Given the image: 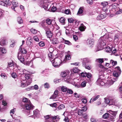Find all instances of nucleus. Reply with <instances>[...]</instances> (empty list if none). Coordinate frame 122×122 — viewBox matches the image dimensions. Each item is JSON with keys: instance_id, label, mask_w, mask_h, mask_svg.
Returning a JSON list of instances; mask_svg holds the SVG:
<instances>
[{"instance_id": "obj_1", "label": "nucleus", "mask_w": 122, "mask_h": 122, "mask_svg": "<svg viewBox=\"0 0 122 122\" xmlns=\"http://www.w3.org/2000/svg\"><path fill=\"white\" fill-rule=\"evenodd\" d=\"M112 41V39L109 37L108 33H106L103 36L100 37L99 40V44L98 45V48L101 50H102L106 43Z\"/></svg>"}, {"instance_id": "obj_2", "label": "nucleus", "mask_w": 122, "mask_h": 122, "mask_svg": "<svg viewBox=\"0 0 122 122\" xmlns=\"http://www.w3.org/2000/svg\"><path fill=\"white\" fill-rule=\"evenodd\" d=\"M116 69L117 70L113 72V75L114 77L112 79V81L113 82L117 80L121 71L120 68L119 67H116Z\"/></svg>"}, {"instance_id": "obj_3", "label": "nucleus", "mask_w": 122, "mask_h": 122, "mask_svg": "<svg viewBox=\"0 0 122 122\" xmlns=\"http://www.w3.org/2000/svg\"><path fill=\"white\" fill-rule=\"evenodd\" d=\"M51 61L53 66L55 67H59L62 63L61 60L58 58H55Z\"/></svg>"}, {"instance_id": "obj_4", "label": "nucleus", "mask_w": 122, "mask_h": 122, "mask_svg": "<svg viewBox=\"0 0 122 122\" xmlns=\"http://www.w3.org/2000/svg\"><path fill=\"white\" fill-rule=\"evenodd\" d=\"M117 5L116 3H114L110 5V9L108 13H110L113 14L119 9V7H117Z\"/></svg>"}, {"instance_id": "obj_5", "label": "nucleus", "mask_w": 122, "mask_h": 122, "mask_svg": "<svg viewBox=\"0 0 122 122\" xmlns=\"http://www.w3.org/2000/svg\"><path fill=\"white\" fill-rule=\"evenodd\" d=\"M11 2L9 0H0V5L7 7L11 5Z\"/></svg>"}, {"instance_id": "obj_6", "label": "nucleus", "mask_w": 122, "mask_h": 122, "mask_svg": "<svg viewBox=\"0 0 122 122\" xmlns=\"http://www.w3.org/2000/svg\"><path fill=\"white\" fill-rule=\"evenodd\" d=\"M46 31V36L48 38H50L52 37L53 33L51 31L48 27H46L45 28Z\"/></svg>"}, {"instance_id": "obj_7", "label": "nucleus", "mask_w": 122, "mask_h": 122, "mask_svg": "<svg viewBox=\"0 0 122 122\" xmlns=\"http://www.w3.org/2000/svg\"><path fill=\"white\" fill-rule=\"evenodd\" d=\"M34 107V106L30 102L25 104V108L27 110H32Z\"/></svg>"}, {"instance_id": "obj_8", "label": "nucleus", "mask_w": 122, "mask_h": 122, "mask_svg": "<svg viewBox=\"0 0 122 122\" xmlns=\"http://www.w3.org/2000/svg\"><path fill=\"white\" fill-rule=\"evenodd\" d=\"M17 57L18 59L21 62L23 63L24 61V58L23 54L21 53H19L18 54Z\"/></svg>"}, {"instance_id": "obj_9", "label": "nucleus", "mask_w": 122, "mask_h": 122, "mask_svg": "<svg viewBox=\"0 0 122 122\" xmlns=\"http://www.w3.org/2000/svg\"><path fill=\"white\" fill-rule=\"evenodd\" d=\"M87 44L89 45H92L94 43V40L93 39L89 38L87 40Z\"/></svg>"}, {"instance_id": "obj_10", "label": "nucleus", "mask_w": 122, "mask_h": 122, "mask_svg": "<svg viewBox=\"0 0 122 122\" xmlns=\"http://www.w3.org/2000/svg\"><path fill=\"white\" fill-rule=\"evenodd\" d=\"M100 96L99 95H95L91 98L89 102L91 103L92 102H94L95 101L99 98Z\"/></svg>"}, {"instance_id": "obj_11", "label": "nucleus", "mask_w": 122, "mask_h": 122, "mask_svg": "<svg viewBox=\"0 0 122 122\" xmlns=\"http://www.w3.org/2000/svg\"><path fill=\"white\" fill-rule=\"evenodd\" d=\"M21 46L22 45H21L19 49V51L21 52L20 53H22V54L26 53L27 52L26 50L24 48H22Z\"/></svg>"}, {"instance_id": "obj_12", "label": "nucleus", "mask_w": 122, "mask_h": 122, "mask_svg": "<svg viewBox=\"0 0 122 122\" xmlns=\"http://www.w3.org/2000/svg\"><path fill=\"white\" fill-rule=\"evenodd\" d=\"M90 61L87 58L83 59L82 61V64L83 66L86 65L87 63H89Z\"/></svg>"}, {"instance_id": "obj_13", "label": "nucleus", "mask_w": 122, "mask_h": 122, "mask_svg": "<svg viewBox=\"0 0 122 122\" xmlns=\"http://www.w3.org/2000/svg\"><path fill=\"white\" fill-rule=\"evenodd\" d=\"M106 17L105 15L101 14L99 15L97 17V19L98 20H102L105 18Z\"/></svg>"}, {"instance_id": "obj_14", "label": "nucleus", "mask_w": 122, "mask_h": 122, "mask_svg": "<svg viewBox=\"0 0 122 122\" xmlns=\"http://www.w3.org/2000/svg\"><path fill=\"white\" fill-rule=\"evenodd\" d=\"M79 30L81 31H84L85 30L86 28V27L83 24H81L79 27Z\"/></svg>"}, {"instance_id": "obj_15", "label": "nucleus", "mask_w": 122, "mask_h": 122, "mask_svg": "<svg viewBox=\"0 0 122 122\" xmlns=\"http://www.w3.org/2000/svg\"><path fill=\"white\" fill-rule=\"evenodd\" d=\"M6 41L4 39L0 40V48L6 44Z\"/></svg>"}, {"instance_id": "obj_16", "label": "nucleus", "mask_w": 122, "mask_h": 122, "mask_svg": "<svg viewBox=\"0 0 122 122\" xmlns=\"http://www.w3.org/2000/svg\"><path fill=\"white\" fill-rule=\"evenodd\" d=\"M71 58V56L69 52H67L66 55L65 60H70Z\"/></svg>"}, {"instance_id": "obj_17", "label": "nucleus", "mask_w": 122, "mask_h": 122, "mask_svg": "<svg viewBox=\"0 0 122 122\" xmlns=\"http://www.w3.org/2000/svg\"><path fill=\"white\" fill-rule=\"evenodd\" d=\"M33 113L34 115L36 117H38L40 115V112L36 109L33 111Z\"/></svg>"}, {"instance_id": "obj_18", "label": "nucleus", "mask_w": 122, "mask_h": 122, "mask_svg": "<svg viewBox=\"0 0 122 122\" xmlns=\"http://www.w3.org/2000/svg\"><path fill=\"white\" fill-rule=\"evenodd\" d=\"M27 40L26 41L27 44L29 46H30L31 45V41L32 40L30 39V37H28V38Z\"/></svg>"}, {"instance_id": "obj_19", "label": "nucleus", "mask_w": 122, "mask_h": 122, "mask_svg": "<svg viewBox=\"0 0 122 122\" xmlns=\"http://www.w3.org/2000/svg\"><path fill=\"white\" fill-rule=\"evenodd\" d=\"M51 7L49 8L48 9V10L49 11H51L52 12H54L56 11V8L54 6H53L52 7H51Z\"/></svg>"}, {"instance_id": "obj_20", "label": "nucleus", "mask_w": 122, "mask_h": 122, "mask_svg": "<svg viewBox=\"0 0 122 122\" xmlns=\"http://www.w3.org/2000/svg\"><path fill=\"white\" fill-rule=\"evenodd\" d=\"M95 61L100 64H102L103 62V58L97 59L95 60Z\"/></svg>"}, {"instance_id": "obj_21", "label": "nucleus", "mask_w": 122, "mask_h": 122, "mask_svg": "<svg viewBox=\"0 0 122 122\" xmlns=\"http://www.w3.org/2000/svg\"><path fill=\"white\" fill-rule=\"evenodd\" d=\"M65 81L66 82L71 83V82H72L73 80L71 78H67L66 79L65 78Z\"/></svg>"}, {"instance_id": "obj_22", "label": "nucleus", "mask_w": 122, "mask_h": 122, "mask_svg": "<svg viewBox=\"0 0 122 122\" xmlns=\"http://www.w3.org/2000/svg\"><path fill=\"white\" fill-rule=\"evenodd\" d=\"M86 77H87V78L90 81L91 79L92 78V74L89 72L87 73L86 76Z\"/></svg>"}, {"instance_id": "obj_23", "label": "nucleus", "mask_w": 122, "mask_h": 122, "mask_svg": "<svg viewBox=\"0 0 122 122\" xmlns=\"http://www.w3.org/2000/svg\"><path fill=\"white\" fill-rule=\"evenodd\" d=\"M79 70L77 67L74 68L71 71V72H73L74 73H76L78 72Z\"/></svg>"}, {"instance_id": "obj_24", "label": "nucleus", "mask_w": 122, "mask_h": 122, "mask_svg": "<svg viewBox=\"0 0 122 122\" xmlns=\"http://www.w3.org/2000/svg\"><path fill=\"white\" fill-rule=\"evenodd\" d=\"M83 12V10L82 9V7H80L79 10L77 13V15H80Z\"/></svg>"}, {"instance_id": "obj_25", "label": "nucleus", "mask_w": 122, "mask_h": 122, "mask_svg": "<svg viewBox=\"0 0 122 122\" xmlns=\"http://www.w3.org/2000/svg\"><path fill=\"white\" fill-rule=\"evenodd\" d=\"M109 116H110V114L109 113H106L103 115V117L104 118L107 119L108 118Z\"/></svg>"}, {"instance_id": "obj_26", "label": "nucleus", "mask_w": 122, "mask_h": 122, "mask_svg": "<svg viewBox=\"0 0 122 122\" xmlns=\"http://www.w3.org/2000/svg\"><path fill=\"white\" fill-rule=\"evenodd\" d=\"M11 3L13 6L16 7L18 6V4L17 3L16 1L13 0L11 2Z\"/></svg>"}, {"instance_id": "obj_27", "label": "nucleus", "mask_w": 122, "mask_h": 122, "mask_svg": "<svg viewBox=\"0 0 122 122\" xmlns=\"http://www.w3.org/2000/svg\"><path fill=\"white\" fill-rule=\"evenodd\" d=\"M112 49H111L110 47L109 46L106 47L105 49L106 51L107 52L111 53L112 51Z\"/></svg>"}, {"instance_id": "obj_28", "label": "nucleus", "mask_w": 122, "mask_h": 122, "mask_svg": "<svg viewBox=\"0 0 122 122\" xmlns=\"http://www.w3.org/2000/svg\"><path fill=\"white\" fill-rule=\"evenodd\" d=\"M52 21L51 20L49 19H48L46 20V23L48 25H53L51 24Z\"/></svg>"}, {"instance_id": "obj_29", "label": "nucleus", "mask_w": 122, "mask_h": 122, "mask_svg": "<svg viewBox=\"0 0 122 122\" xmlns=\"http://www.w3.org/2000/svg\"><path fill=\"white\" fill-rule=\"evenodd\" d=\"M110 64H111L113 66H114L117 64V62L116 61H114L111 60L110 61Z\"/></svg>"}, {"instance_id": "obj_30", "label": "nucleus", "mask_w": 122, "mask_h": 122, "mask_svg": "<svg viewBox=\"0 0 122 122\" xmlns=\"http://www.w3.org/2000/svg\"><path fill=\"white\" fill-rule=\"evenodd\" d=\"M23 101L25 103L27 102V103H29V102H30V101L28 100V98L25 97L23 98Z\"/></svg>"}, {"instance_id": "obj_31", "label": "nucleus", "mask_w": 122, "mask_h": 122, "mask_svg": "<svg viewBox=\"0 0 122 122\" xmlns=\"http://www.w3.org/2000/svg\"><path fill=\"white\" fill-rule=\"evenodd\" d=\"M17 21L19 24H21L23 22V20L20 17H18L17 18Z\"/></svg>"}, {"instance_id": "obj_32", "label": "nucleus", "mask_w": 122, "mask_h": 122, "mask_svg": "<svg viewBox=\"0 0 122 122\" xmlns=\"http://www.w3.org/2000/svg\"><path fill=\"white\" fill-rule=\"evenodd\" d=\"M6 50L4 48H2L1 47L0 48V52H2V53H6Z\"/></svg>"}, {"instance_id": "obj_33", "label": "nucleus", "mask_w": 122, "mask_h": 122, "mask_svg": "<svg viewBox=\"0 0 122 122\" xmlns=\"http://www.w3.org/2000/svg\"><path fill=\"white\" fill-rule=\"evenodd\" d=\"M119 37L118 35H115L114 37V40L115 42H117L119 40Z\"/></svg>"}, {"instance_id": "obj_34", "label": "nucleus", "mask_w": 122, "mask_h": 122, "mask_svg": "<svg viewBox=\"0 0 122 122\" xmlns=\"http://www.w3.org/2000/svg\"><path fill=\"white\" fill-rule=\"evenodd\" d=\"M67 72H63L61 73V75L63 77H65L67 75Z\"/></svg>"}, {"instance_id": "obj_35", "label": "nucleus", "mask_w": 122, "mask_h": 122, "mask_svg": "<svg viewBox=\"0 0 122 122\" xmlns=\"http://www.w3.org/2000/svg\"><path fill=\"white\" fill-rule=\"evenodd\" d=\"M65 19L64 17H61L60 19V22L61 23L63 24H65Z\"/></svg>"}, {"instance_id": "obj_36", "label": "nucleus", "mask_w": 122, "mask_h": 122, "mask_svg": "<svg viewBox=\"0 0 122 122\" xmlns=\"http://www.w3.org/2000/svg\"><path fill=\"white\" fill-rule=\"evenodd\" d=\"M101 5L103 6V7H106L108 5V2H103L101 3Z\"/></svg>"}, {"instance_id": "obj_37", "label": "nucleus", "mask_w": 122, "mask_h": 122, "mask_svg": "<svg viewBox=\"0 0 122 122\" xmlns=\"http://www.w3.org/2000/svg\"><path fill=\"white\" fill-rule=\"evenodd\" d=\"M0 76L2 78L4 79H6L7 78L6 74L4 73H2L0 75Z\"/></svg>"}, {"instance_id": "obj_38", "label": "nucleus", "mask_w": 122, "mask_h": 122, "mask_svg": "<svg viewBox=\"0 0 122 122\" xmlns=\"http://www.w3.org/2000/svg\"><path fill=\"white\" fill-rule=\"evenodd\" d=\"M51 42L53 44H57V39L54 38L52 39L51 41Z\"/></svg>"}, {"instance_id": "obj_39", "label": "nucleus", "mask_w": 122, "mask_h": 122, "mask_svg": "<svg viewBox=\"0 0 122 122\" xmlns=\"http://www.w3.org/2000/svg\"><path fill=\"white\" fill-rule=\"evenodd\" d=\"M102 9L103 10L104 12H105L107 14H108L109 13H108L109 10H108V9L106 7H103Z\"/></svg>"}, {"instance_id": "obj_40", "label": "nucleus", "mask_w": 122, "mask_h": 122, "mask_svg": "<svg viewBox=\"0 0 122 122\" xmlns=\"http://www.w3.org/2000/svg\"><path fill=\"white\" fill-rule=\"evenodd\" d=\"M31 79H29V80H28L26 81V86H27L29 85L32 82Z\"/></svg>"}, {"instance_id": "obj_41", "label": "nucleus", "mask_w": 122, "mask_h": 122, "mask_svg": "<svg viewBox=\"0 0 122 122\" xmlns=\"http://www.w3.org/2000/svg\"><path fill=\"white\" fill-rule=\"evenodd\" d=\"M86 72H82L80 74V75L82 77H86Z\"/></svg>"}, {"instance_id": "obj_42", "label": "nucleus", "mask_w": 122, "mask_h": 122, "mask_svg": "<svg viewBox=\"0 0 122 122\" xmlns=\"http://www.w3.org/2000/svg\"><path fill=\"white\" fill-rule=\"evenodd\" d=\"M8 67H9L12 66L14 65V64L12 61H11V62H8Z\"/></svg>"}, {"instance_id": "obj_43", "label": "nucleus", "mask_w": 122, "mask_h": 122, "mask_svg": "<svg viewBox=\"0 0 122 122\" xmlns=\"http://www.w3.org/2000/svg\"><path fill=\"white\" fill-rule=\"evenodd\" d=\"M30 74H26L25 76V77L26 79L28 80H29V79H31L30 78Z\"/></svg>"}, {"instance_id": "obj_44", "label": "nucleus", "mask_w": 122, "mask_h": 122, "mask_svg": "<svg viewBox=\"0 0 122 122\" xmlns=\"http://www.w3.org/2000/svg\"><path fill=\"white\" fill-rule=\"evenodd\" d=\"M65 108V106L63 104L60 105L58 107V109L59 110H61Z\"/></svg>"}, {"instance_id": "obj_45", "label": "nucleus", "mask_w": 122, "mask_h": 122, "mask_svg": "<svg viewBox=\"0 0 122 122\" xmlns=\"http://www.w3.org/2000/svg\"><path fill=\"white\" fill-rule=\"evenodd\" d=\"M39 46L41 47H43L45 46V43L44 42L41 41L39 43Z\"/></svg>"}, {"instance_id": "obj_46", "label": "nucleus", "mask_w": 122, "mask_h": 122, "mask_svg": "<svg viewBox=\"0 0 122 122\" xmlns=\"http://www.w3.org/2000/svg\"><path fill=\"white\" fill-rule=\"evenodd\" d=\"M86 82L85 81L82 82L81 84V86L82 87H85L86 85Z\"/></svg>"}, {"instance_id": "obj_47", "label": "nucleus", "mask_w": 122, "mask_h": 122, "mask_svg": "<svg viewBox=\"0 0 122 122\" xmlns=\"http://www.w3.org/2000/svg\"><path fill=\"white\" fill-rule=\"evenodd\" d=\"M65 13L67 15L70 14L71 13V12L69 9L66 10H65Z\"/></svg>"}, {"instance_id": "obj_48", "label": "nucleus", "mask_w": 122, "mask_h": 122, "mask_svg": "<svg viewBox=\"0 0 122 122\" xmlns=\"http://www.w3.org/2000/svg\"><path fill=\"white\" fill-rule=\"evenodd\" d=\"M39 5L41 7H42L43 6H44L45 5H46V4L45 3H44L43 1H42L40 2L39 3Z\"/></svg>"}, {"instance_id": "obj_49", "label": "nucleus", "mask_w": 122, "mask_h": 122, "mask_svg": "<svg viewBox=\"0 0 122 122\" xmlns=\"http://www.w3.org/2000/svg\"><path fill=\"white\" fill-rule=\"evenodd\" d=\"M48 56L49 57L50 59L51 60L53 58V56L52 54L51 53H50L48 54Z\"/></svg>"}, {"instance_id": "obj_50", "label": "nucleus", "mask_w": 122, "mask_h": 122, "mask_svg": "<svg viewBox=\"0 0 122 122\" xmlns=\"http://www.w3.org/2000/svg\"><path fill=\"white\" fill-rule=\"evenodd\" d=\"M62 91L63 92H65L67 90V88L66 86H63L61 87Z\"/></svg>"}, {"instance_id": "obj_51", "label": "nucleus", "mask_w": 122, "mask_h": 122, "mask_svg": "<svg viewBox=\"0 0 122 122\" xmlns=\"http://www.w3.org/2000/svg\"><path fill=\"white\" fill-rule=\"evenodd\" d=\"M108 120L112 122L114 121L113 117L112 116H110L108 117Z\"/></svg>"}, {"instance_id": "obj_52", "label": "nucleus", "mask_w": 122, "mask_h": 122, "mask_svg": "<svg viewBox=\"0 0 122 122\" xmlns=\"http://www.w3.org/2000/svg\"><path fill=\"white\" fill-rule=\"evenodd\" d=\"M63 42L65 44H67L68 45H70L71 44V43L68 41L66 40H64L63 41Z\"/></svg>"}, {"instance_id": "obj_53", "label": "nucleus", "mask_w": 122, "mask_h": 122, "mask_svg": "<svg viewBox=\"0 0 122 122\" xmlns=\"http://www.w3.org/2000/svg\"><path fill=\"white\" fill-rule=\"evenodd\" d=\"M47 5L46 4V5H45L44 6H42V8H44L45 10H47L48 9V7H49L50 6V5ZM42 6H43L42 5Z\"/></svg>"}, {"instance_id": "obj_54", "label": "nucleus", "mask_w": 122, "mask_h": 122, "mask_svg": "<svg viewBox=\"0 0 122 122\" xmlns=\"http://www.w3.org/2000/svg\"><path fill=\"white\" fill-rule=\"evenodd\" d=\"M30 31L33 34H36L37 32V30L35 29L32 28L31 29Z\"/></svg>"}, {"instance_id": "obj_55", "label": "nucleus", "mask_w": 122, "mask_h": 122, "mask_svg": "<svg viewBox=\"0 0 122 122\" xmlns=\"http://www.w3.org/2000/svg\"><path fill=\"white\" fill-rule=\"evenodd\" d=\"M44 86L45 88H49V85L48 83H46L44 85Z\"/></svg>"}, {"instance_id": "obj_56", "label": "nucleus", "mask_w": 122, "mask_h": 122, "mask_svg": "<svg viewBox=\"0 0 122 122\" xmlns=\"http://www.w3.org/2000/svg\"><path fill=\"white\" fill-rule=\"evenodd\" d=\"M51 46L49 48L48 50L50 53H52L54 51V49L52 47H51Z\"/></svg>"}, {"instance_id": "obj_57", "label": "nucleus", "mask_w": 122, "mask_h": 122, "mask_svg": "<svg viewBox=\"0 0 122 122\" xmlns=\"http://www.w3.org/2000/svg\"><path fill=\"white\" fill-rule=\"evenodd\" d=\"M68 22L69 23H71L73 22L74 20L72 18H69L68 19Z\"/></svg>"}, {"instance_id": "obj_58", "label": "nucleus", "mask_w": 122, "mask_h": 122, "mask_svg": "<svg viewBox=\"0 0 122 122\" xmlns=\"http://www.w3.org/2000/svg\"><path fill=\"white\" fill-rule=\"evenodd\" d=\"M122 13V9H119L118 10H117L116 12V14H119Z\"/></svg>"}, {"instance_id": "obj_59", "label": "nucleus", "mask_w": 122, "mask_h": 122, "mask_svg": "<svg viewBox=\"0 0 122 122\" xmlns=\"http://www.w3.org/2000/svg\"><path fill=\"white\" fill-rule=\"evenodd\" d=\"M112 101V100H110L108 99H107L105 100V102L107 104H109Z\"/></svg>"}, {"instance_id": "obj_60", "label": "nucleus", "mask_w": 122, "mask_h": 122, "mask_svg": "<svg viewBox=\"0 0 122 122\" xmlns=\"http://www.w3.org/2000/svg\"><path fill=\"white\" fill-rule=\"evenodd\" d=\"M83 66L85 67L86 69H88L89 70H90L92 68L91 66L88 65L86 66V65L84 66Z\"/></svg>"}, {"instance_id": "obj_61", "label": "nucleus", "mask_w": 122, "mask_h": 122, "mask_svg": "<svg viewBox=\"0 0 122 122\" xmlns=\"http://www.w3.org/2000/svg\"><path fill=\"white\" fill-rule=\"evenodd\" d=\"M32 90L34 89L37 90L38 89V86L37 85H35L34 86H32Z\"/></svg>"}, {"instance_id": "obj_62", "label": "nucleus", "mask_w": 122, "mask_h": 122, "mask_svg": "<svg viewBox=\"0 0 122 122\" xmlns=\"http://www.w3.org/2000/svg\"><path fill=\"white\" fill-rule=\"evenodd\" d=\"M57 97H58V96L54 95L53 94V95L50 97V99H55Z\"/></svg>"}, {"instance_id": "obj_63", "label": "nucleus", "mask_w": 122, "mask_h": 122, "mask_svg": "<svg viewBox=\"0 0 122 122\" xmlns=\"http://www.w3.org/2000/svg\"><path fill=\"white\" fill-rule=\"evenodd\" d=\"M26 85L25 82H21V84L20 86L21 87H23L26 86Z\"/></svg>"}, {"instance_id": "obj_64", "label": "nucleus", "mask_w": 122, "mask_h": 122, "mask_svg": "<svg viewBox=\"0 0 122 122\" xmlns=\"http://www.w3.org/2000/svg\"><path fill=\"white\" fill-rule=\"evenodd\" d=\"M47 122H57L56 121H54L52 120V119L50 118L49 120L47 121Z\"/></svg>"}]
</instances>
